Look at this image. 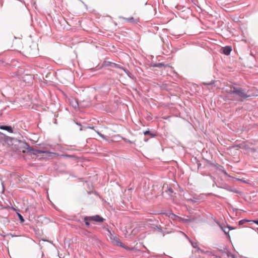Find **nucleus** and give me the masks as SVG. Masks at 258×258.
<instances>
[{
	"label": "nucleus",
	"instance_id": "obj_20",
	"mask_svg": "<svg viewBox=\"0 0 258 258\" xmlns=\"http://www.w3.org/2000/svg\"><path fill=\"white\" fill-rule=\"evenodd\" d=\"M227 229L229 230V231L231 230H233V229H235L234 228H233L230 226H229V225H227Z\"/></svg>",
	"mask_w": 258,
	"mask_h": 258
},
{
	"label": "nucleus",
	"instance_id": "obj_8",
	"mask_svg": "<svg viewBox=\"0 0 258 258\" xmlns=\"http://www.w3.org/2000/svg\"><path fill=\"white\" fill-rule=\"evenodd\" d=\"M214 83V81H211V82L210 83H203V84L205 86H207V88L209 89V90H213V87L212 86V85Z\"/></svg>",
	"mask_w": 258,
	"mask_h": 258
},
{
	"label": "nucleus",
	"instance_id": "obj_7",
	"mask_svg": "<svg viewBox=\"0 0 258 258\" xmlns=\"http://www.w3.org/2000/svg\"><path fill=\"white\" fill-rule=\"evenodd\" d=\"M124 20L126 22L133 23H137L138 21L137 19H135L134 17H131L130 18H124Z\"/></svg>",
	"mask_w": 258,
	"mask_h": 258
},
{
	"label": "nucleus",
	"instance_id": "obj_4",
	"mask_svg": "<svg viewBox=\"0 0 258 258\" xmlns=\"http://www.w3.org/2000/svg\"><path fill=\"white\" fill-rule=\"evenodd\" d=\"M221 49L222 53L227 55H229L232 51L231 47L228 46L222 47Z\"/></svg>",
	"mask_w": 258,
	"mask_h": 258
},
{
	"label": "nucleus",
	"instance_id": "obj_27",
	"mask_svg": "<svg viewBox=\"0 0 258 258\" xmlns=\"http://www.w3.org/2000/svg\"><path fill=\"white\" fill-rule=\"evenodd\" d=\"M0 62H4V61H2L1 60H0Z\"/></svg>",
	"mask_w": 258,
	"mask_h": 258
},
{
	"label": "nucleus",
	"instance_id": "obj_3",
	"mask_svg": "<svg viewBox=\"0 0 258 258\" xmlns=\"http://www.w3.org/2000/svg\"><path fill=\"white\" fill-rule=\"evenodd\" d=\"M89 218L91 220V221L98 222H102L104 221V219L102 217H100L99 215H96L93 216H89Z\"/></svg>",
	"mask_w": 258,
	"mask_h": 258
},
{
	"label": "nucleus",
	"instance_id": "obj_12",
	"mask_svg": "<svg viewBox=\"0 0 258 258\" xmlns=\"http://www.w3.org/2000/svg\"><path fill=\"white\" fill-rule=\"evenodd\" d=\"M155 67L161 68L162 67H166L167 65L164 64L163 63H158L154 65Z\"/></svg>",
	"mask_w": 258,
	"mask_h": 258
},
{
	"label": "nucleus",
	"instance_id": "obj_22",
	"mask_svg": "<svg viewBox=\"0 0 258 258\" xmlns=\"http://www.w3.org/2000/svg\"><path fill=\"white\" fill-rule=\"evenodd\" d=\"M168 191L170 193H172L173 192V190L172 188H169L168 189Z\"/></svg>",
	"mask_w": 258,
	"mask_h": 258
},
{
	"label": "nucleus",
	"instance_id": "obj_9",
	"mask_svg": "<svg viewBox=\"0 0 258 258\" xmlns=\"http://www.w3.org/2000/svg\"><path fill=\"white\" fill-rule=\"evenodd\" d=\"M84 222L85 223L87 227H89L90 226L89 221H91V220L89 218V216L88 217H85L84 218Z\"/></svg>",
	"mask_w": 258,
	"mask_h": 258
},
{
	"label": "nucleus",
	"instance_id": "obj_21",
	"mask_svg": "<svg viewBox=\"0 0 258 258\" xmlns=\"http://www.w3.org/2000/svg\"><path fill=\"white\" fill-rule=\"evenodd\" d=\"M113 66L116 67V68H120V69H122L123 70V68H122L121 67H119V65L117 64H115V63H113Z\"/></svg>",
	"mask_w": 258,
	"mask_h": 258
},
{
	"label": "nucleus",
	"instance_id": "obj_16",
	"mask_svg": "<svg viewBox=\"0 0 258 258\" xmlns=\"http://www.w3.org/2000/svg\"><path fill=\"white\" fill-rule=\"evenodd\" d=\"M144 134L145 135H151V136H153V134H152V133H151L149 131H146L145 132H144Z\"/></svg>",
	"mask_w": 258,
	"mask_h": 258
},
{
	"label": "nucleus",
	"instance_id": "obj_2",
	"mask_svg": "<svg viewBox=\"0 0 258 258\" xmlns=\"http://www.w3.org/2000/svg\"><path fill=\"white\" fill-rule=\"evenodd\" d=\"M27 146H28V148H27L28 152L31 154L37 155L38 154L45 153L47 152L45 151L34 149L29 146L28 145H27Z\"/></svg>",
	"mask_w": 258,
	"mask_h": 258
},
{
	"label": "nucleus",
	"instance_id": "obj_19",
	"mask_svg": "<svg viewBox=\"0 0 258 258\" xmlns=\"http://www.w3.org/2000/svg\"><path fill=\"white\" fill-rule=\"evenodd\" d=\"M249 222H252L258 225V220H250Z\"/></svg>",
	"mask_w": 258,
	"mask_h": 258
},
{
	"label": "nucleus",
	"instance_id": "obj_23",
	"mask_svg": "<svg viewBox=\"0 0 258 258\" xmlns=\"http://www.w3.org/2000/svg\"><path fill=\"white\" fill-rule=\"evenodd\" d=\"M189 201H192V202H196V201H195V200H192V199H189Z\"/></svg>",
	"mask_w": 258,
	"mask_h": 258
},
{
	"label": "nucleus",
	"instance_id": "obj_1",
	"mask_svg": "<svg viewBox=\"0 0 258 258\" xmlns=\"http://www.w3.org/2000/svg\"><path fill=\"white\" fill-rule=\"evenodd\" d=\"M234 92L235 94L242 99H245L250 97V95L248 94V90L242 88L236 87Z\"/></svg>",
	"mask_w": 258,
	"mask_h": 258
},
{
	"label": "nucleus",
	"instance_id": "obj_10",
	"mask_svg": "<svg viewBox=\"0 0 258 258\" xmlns=\"http://www.w3.org/2000/svg\"><path fill=\"white\" fill-rule=\"evenodd\" d=\"M235 89H236L235 87H233L231 88L230 90H226V93L229 94H235V92H234V91L235 90Z\"/></svg>",
	"mask_w": 258,
	"mask_h": 258
},
{
	"label": "nucleus",
	"instance_id": "obj_15",
	"mask_svg": "<svg viewBox=\"0 0 258 258\" xmlns=\"http://www.w3.org/2000/svg\"><path fill=\"white\" fill-rule=\"evenodd\" d=\"M237 180H238V181H241L242 182H243V183H248V181L245 180L243 178H237Z\"/></svg>",
	"mask_w": 258,
	"mask_h": 258
},
{
	"label": "nucleus",
	"instance_id": "obj_26",
	"mask_svg": "<svg viewBox=\"0 0 258 258\" xmlns=\"http://www.w3.org/2000/svg\"><path fill=\"white\" fill-rule=\"evenodd\" d=\"M77 124H78L79 125H81L80 123H77Z\"/></svg>",
	"mask_w": 258,
	"mask_h": 258
},
{
	"label": "nucleus",
	"instance_id": "obj_25",
	"mask_svg": "<svg viewBox=\"0 0 258 258\" xmlns=\"http://www.w3.org/2000/svg\"><path fill=\"white\" fill-rule=\"evenodd\" d=\"M90 128L93 129L94 127H89Z\"/></svg>",
	"mask_w": 258,
	"mask_h": 258
},
{
	"label": "nucleus",
	"instance_id": "obj_13",
	"mask_svg": "<svg viewBox=\"0 0 258 258\" xmlns=\"http://www.w3.org/2000/svg\"><path fill=\"white\" fill-rule=\"evenodd\" d=\"M17 215L19 217V220H20L21 223H23L24 222V219L23 216L19 213H17Z\"/></svg>",
	"mask_w": 258,
	"mask_h": 258
},
{
	"label": "nucleus",
	"instance_id": "obj_11",
	"mask_svg": "<svg viewBox=\"0 0 258 258\" xmlns=\"http://www.w3.org/2000/svg\"><path fill=\"white\" fill-rule=\"evenodd\" d=\"M193 219H184V218H180V221H182L183 223H188L190 221H192Z\"/></svg>",
	"mask_w": 258,
	"mask_h": 258
},
{
	"label": "nucleus",
	"instance_id": "obj_17",
	"mask_svg": "<svg viewBox=\"0 0 258 258\" xmlns=\"http://www.w3.org/2000/svg\"><path fill=\"white\" fill-rule=\"evenodd\" d=\"M116 241L117 242V245H120L121 247H123V244L121 242H120L118 239H116Z\"/></svg>",
	"mask_w": 258,
	"mask_h": 258
},
{
	"label": "nucleus",
	"instance_id": "obj_24",
	"mask_svg": "<svg viewBox=\"0 0 258 258\" xmlns=\"http://www.w3.org/2000/svg\"><path fill=\"white\" fill-rule=\"evenodd\" d=\"M127 74V75H128L130 77H131V76H130V75L129 74H130V72H128Z\"/></svg>",
	"mask_w": 258,
	"mask_h": 258
},
{
	"label": "nucleus",
	"instance_id": "obj_14",
	"mask_svg": "<svg viewBox=\"0 0 258 258\" xmlns=\"http://www.w3.org/2000/svg\"><path fill=\"white\" fill-rule=\"evenodd\" d=\"M250 220H247L246 219H243L239 221V225H242L246 222H249Z\"/></svg>",
	"mask_w": 258,
	"mask_h": 258
},
{
	"label": "nucleus",
	"instance_id": "obj_6",
	"mask_svg": "<svg viewBox=\"0 0 258 258\" xmlns=\"http://www.w3.org/2000/svg\"><path fill=\"white\" fill-rule=\"evenodd\" d=\"M0 129L3 130L7 131L9 133H12L13 132V130L11 126L8 125H1Z\"/></svg>",
	"mask_w": 258,
	"mask_h": 258
},
{
	"label": "nucleus",
	"instance_id": "obj_18",
	"mask_svg": "<svg viewBox=\"0 0 258 258\" xmlns=\"http://www.w3.org/2000/svg\"><path fill=\"white\" fill-rule=\"evenodd\" d=\"M96 132L99 135L100 137H101L103 139H105V137L103 135H102V134H101L100 133H99V132L98 131H96Z\"/></svg>",
	"mask_w": 258,
	"mask_h": 258
},
{
	"label": "nucleus",
	"instance_id": "obj_5",
	"mask_svg": "<svg viewBox=\"0 0 258 258\" xmlns=\"http://www.w3.org/2000/svg\"><path fill=\"white\" fill-rule=\"evenodd\" d=\"M217 223L219 226L222 230L224 232V233L227 236V237L230 238V235L229 234V230L227 229V226H223L221 225L219 222H217Z\"/></svg>",
	"mask_w": 258,
	"mask_h": 258
}]
</instances>
